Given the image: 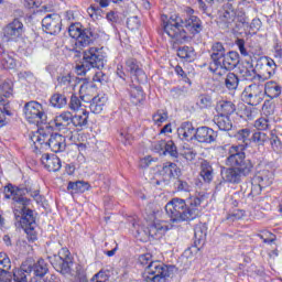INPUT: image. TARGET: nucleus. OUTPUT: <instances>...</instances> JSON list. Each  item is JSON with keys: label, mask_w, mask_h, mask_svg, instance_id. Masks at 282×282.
I'll use <instances>...</instances> for the list:
<instances>
[{"label": "nucleus", "mask_w": 282, "mask_h": 282, "mask_svg": "<svg viewBox=\"0 0 282 282\" xmlns=\"http://www.w3.org/2000/svg\"><path fill=\"white\" fill-rule=\"evenodd\" d=\"M30 195L35 202H41V195L39 189H34L32 183L28 182L24 186H14L8 184L4 186V197L6 199H12V208L15 220L24 228L26 235H30V239L34 241L36 239V234L34 228L36 227V220L34 219V212L28 209L30 199L25 197Z\"/></svg>", "instance_id": "nucleus-1"}, {"label": "nucleus", "mask_w": 282, "mask_h": 282, "mask_svg": "<svg viewBox=\"0 0 282 282\" xmlns=\"http://www.w3.org/2000/svg\"><path fill=\"white\" fill-rule=\"evenodd\" d=\"M163 30L175 43H188L195 34L202 32V20L195 15V10L188 8L183 18L172 15L164 22Z\"/></svg>", "instance_id": "nucleus-2"}, {"label": "nucleus", "mask_w": 282, "mask_h": 282, "mask_svg": "<svg viewBox=\"0 0 282 282\" xmlns=\"http://www.w3.org/2000/svg\"><path fill=\"white\" fill-rule=\"evenodd\" d=\"M226 166L221 169V177L229 184H239L243 177H248L252 173L254 165L250 159H246V152L239 145L229 148L228 156L225 161Z\"/></svg>", "instance_id": "nucleus-3"}, {"label": "nucleus", "mask_w": 282, "mask_h": 282, "mask_svg": "<svg viewBox=\"0 0 282 282\" xmlns=\"http://www.w3.org/2000/svg\"><path fill=\"white\" fill-rule=\"evenodd\" d=\"M206 202V195H195L186 200L182 198H173L165 205L166 215H169L172 224L182 221H193L199 217V206Z\"/></svg>", "instance_id": "nucleus-4"}, {"label": "nucleus", "mask_w": 282, "mask_h": 282, "mask_svg": "<svg viewBox=\"0 0 282 282\" xmlns=\"http://www.w3.org/2000/svg\"><path fill=\"white\" fill-rule=\"evenodd\" d=\"M151 253H144L139 257V263L147 265L143 279L147 282H166V279L171 276L169 267L160 261H152Z\"/></svg>", "instance_id": "nucleus-5"}, {"label": "nucleus", "mask_w": 282, "mask_h": 282, "mask_svg": "<svg viewBox=\"0 0 282 282\" xmlns=\"http://www.w3.org/2000/svg\"><path fill=\"white\" fill-rule=\"evenodd\" d=\"M105 67V56L98 47H90L84 52V59L75 66L77 76H85L90 69H102Z\"/></svg>", "instance_id": "nucleus-6"}, {"label": "nucleus", "mask_w": 282, "mask_h": 282, "mask_svg": "<svg viewBox=\"0 0 282 282\" xmlns=\"http://www.w3.org/2000/svg\"><path fill=\"white\" fill-rule=\"evenodd\" d=\"M224 12L219 18V26L223 30H235L237 28V21L239 23H246V14L243 12H237L232 3L227 2L223 8Z\"/></svg>", "instance_id": "nucleus-7"}, {"label": "nucleus", "mask_w": 282, "mask_h": 282, "mask_svg": "<svg viewBox=\"0 0 282 282\" xmlns=\"http://www.w3.org/2000/svg\"><path fill=\"white\" fill-rule=\"evenodd\" d=\"M23 113L25 120L30 124H35L39 127V124H45L47 122V115L43 109V105H41L39 101L32 100L26 102L23 107Z\"/></svg>", "instance_id": "nucleus-8"}, {"label": "nucleus", "mask_w": 282, "mask_h": 282, "mask_svg": "<svg viewBox=\"0 0 282 282\" xmlns=\"http://www.w3.org/2000/svg\"><path fill=\"white\" fill-rule=\"evenodd\" d=\"M263 98H265L263 84L253 83L247 86L241 94V100L247 105H251V107L261 105V102H263Z\"/></svg>", "instance_id": "nucleus-9"}, {"label": "nucleus", "mask_w": 282, "mask_h": 282, "mask_svg": "<svg viewBox=\"0 0 282 282\" xmlns=\"http://www.w3.org/2000/svg\"><path fill=\"white\" fill-rule=\"evenodd\" d=\"M68 34L72 39H75L76 47H87L94 43V33L91 29H83L80 24H72L68 28Z\"/></svg>", "instance_id": "nucleus-10"}, {"label": "nucleus", "mask_w": 282, "mask_h": 282, "mask_svg": "<svg viewBox=\"0 0 282 282\" xmlns=\"http://www.w3.org/2000/svg\"><path fill=\"white\" fill-rule=\"evenodd\" d=\"M219 63L210 72L216 76H225L227 72L235 69L239 65V53L235 51L227 52Z\"/></svg>", "instance_id": "nucleus-11"}, {"label": "nucleus", "mask_w": 282, "mask_h": 282, "mask_svg": "<svg viewBox=\"0 0 282 282\" xmlns=\"http://www.w3.org/2000/svg\"><path fill=\"white\" fill-rule=\"evenodd\" d=\"M51 263L56 272H59L61 274H69L74 263V261H72V256H69V249L62 248L58 251V254L53 257Z\"/></svg>", "instance_id": "nucleus-12"}, {"label": "nucleus", "mask_w": 282, "mask_h": 282, "mask_svg": "<svg viewBox=\"0 0 282 282\" xmlns=\"http://www.w3.org/2000/svg\"><path fill=\"white\" fill-rule=\"evenodd\" d=\"M167 230H170V227L166 221L155 220L143 231L138 230V236L141 237V239H145V237H151V239H162Z\"/></svg>", "instance_id": "nucleus-13"}, {"label": "nucleus", "mask_w": 282, "mask_h": 282, "mask_svg": "<svg viewBox=\"0 0 282 282\" xmlns=\"http://www.w3.org/2000/svg\"><path fill=\"white\" fill-rule=\"evenodd\" d=\"M61 15L53 13L47 14L42 20V28L46 34H51L56 36V34H61V30L63 28Z\"/></svg>", "instance_id": "nucleus-14"}, {"label": "nucleus", "mask_w": 282, "mask_h": 282, "mask_svg": "<svg viewBox=\"0 0 282 282\" xmlns=\"http://www.w3.org/2000/svg\"><path fill=\"white\" fill-rule=\"evenodd\" d=\"M256 67L262 70L260 75V83H265V80H268V78H272L276 72V63H274V59L270 57H260L257 61Z\"/></svg>", "instance_id": "nucleus-15"}, {"label": "nucleus", "mask_w": 282, "mask_h": 282, "mask_svg": "<svg viewBox=\"0 0 282 282\" xmlns=\"http://www.w3.org/2000/svg\"><path fill=\"white\" fill-rule=\"evenodd\" d=\"M4 39L7 41H17L23 36V22L14 19L11 23L7 24L3 29Z\"/></svg>", "instance_id": "nucleus-16"}, {"label": "nucleus", "mask_w": 282, "mask_h": 282, "mask_svg": "<svg viewBox=\"0 0 282 282\" xmlns=\"http://www.w3.org/2000/svg\"><path fill=\"white\" fill-rule=\"evenodd\" d=\"M210 59L209 63V72L215 68L216 65H220V61L224 58L228 52H226V47H224V43L221 42H214L210 48Z\"/></svg>", "instance_id": "nucleus-17"}, {"label": "nucleus", "mask_w": 282, "mask_h": 282, "mask_svg": "<svg viewBox=\"0 0 282 282\" xmlns=\"http://www.w3.org/2000/svg\"><path fill=\"white\" fill-rule=\"evenodd\" d=\"M195 140L205 144H213L217 140V132L206 126L199 127L195 131Z\"/></svg>", "instance_id": "nucleus-18"}, {"label": "nucleus", "mask_w": 282, "mask_h": 282, "mask_svg": "<svg viewBox=\"0 0 282 282\" xmlns=\"http://www.w3.org/2000/svg\"><path fill=\"white\" fill-rule=\"evenodd\" d=\"M55 131H66L72 127V111L65 110L57 115L52 122Z\"/></svg>", "instance_id": "nucleus-19"}, {"label": "nucleus", "mask_w": 282, "mask_h": 282, "mask_svg": "<svg viewBox=\"0 0 282 282\" xmlns=\"http://www.w3.org/2000/svg\"><path fill=\"white\" fill-rule=\"evenodd\" d=\"M41 162L51 173L61 171V167L63 166L61 159L56 156V154L45 153L42 155Z\"/></svg>", "instance_id": "nucleus-20"}, {"label": "nucleus", "mask_w": 282, "mask_h": 282, "mask_svg": "<svg viewBox=\"0 0 282 282\" xmlns=\"http://www.w3.org/2000/svg\"><path fill=\"white\" fill-rule=\"evenodd\" d=\"M47 142V147H50L53 153H63V151L67 147V143L65 142V137L58 133L51 134Z\"/></svg>", "instance_id": "nucleus-21"}, {"label": "nucleus", "mask_w": 282, "mask_h": 282, "mask_svg": "<svg viewBox=\"0 0 282 282\" xmlns=\"http://www.w3.org/2000/svg\"><path fill=\"white\" fill-rule=\"evenodd\" d=\"M126 67H127V72H129L131 76H134L138 83H142V80L147 78V75H144V70L140 68V63H138L135 58H128L126 61Z\"/></svg>", "instance_id": "nucleus-22"}, {"label": "nucleus", "mask_w": 282, "mask_h": 282, "mask_svg": "<svg viewBox=\"0 0 282 282\" xmlns=\"http://www.w3.org/2000/svg\"><path fill=\"white\" fill-rule=\"evenodd\" d=\"M253 180L264 186V188H268L274 182V174L269 170H261L253 176Z\"/></svg>", "instance_id": "nucleus-23"}, {"label": "nucleus", "mask_w": 282, "mask_h": 282, "mask_svg": "<svg viewBox=\"0 0 282 282\" xmlns=\"http://www.w3.org/2000/svg\"><path fill=\"white\" fill-rule=\"evenodd\" d=\"M195 127L191 122H183L177 129V135L181 140H193L195 138Z\"/></svg>", "instance_id": "nucleus-24"}, {"label": "nucleus", "mask_w": 282, "mask_h": 282, "mask_svg": "<svg viewBox=\"0 0 282 282\" xmlns=\"http://www.w3.org/2000/svg\"><path fill=\"white\" fill-rule=\"evenodd\" d=\"M200 177L204 180L206 184H210L213 178L215 177V171L213 170V165L207 160L200 161Z\"/></svg>", "instance_id": "nucleus-25"}, {"label": "nucleus", "mask_w": 282, "mask_h": 282, "mask_svg": "<svg viewBox=\"0 0 282 282\" xmlns=\"http://www.w3.org/2000/svg\"><path fill=\"white\" fill-rule=\"evenodd\" d=\"M32 274V264L23 263L21 269L13 271L14 282H28V275Z\"/></svg>", "instance_id": "nucleus-26"}, {"label": "nucleus", "mask_w": 282, "mask_h": 282, "mask_svg": "<svg viewBox=\"0 0 282 282\" xmlns=\"http://www.w3.org/2000/svg\"><path fill=\"white\" fill-rule=\"evenodd\" d=\"M240 76H242L243 80H253V83H261V75L257 74L253 69L252 64H249V68L242 66L239 69Z\"/></svg>", "instance_id": "nucleus-27"}, {"label": "nucleus", "mask_w": 282, "mask_h": 282, "mask_svg": "<svg viewBox=\"0 0 282 282\" xmlns=\"http://www.w3.org/2000/svg\"><path fill=\"white\" fill-rule=\"evenodd\" d=\"M237 108L235 107V104L232 101H226L221 100L218 101L216 105V111L219 113V116H232V112L236 111Z\"/></svg>", "instance_id": "nucleus-28"}, {"label": "nucleus", "mask_w": 282, "mask_h": 282, "mask_svg": "<svg viewBox=\"0 0 282 282\" xmlns=\"http://www.w3.org/2000/svg\"><path fill=\"white\" fill-rule=\"evenodd\" d=\"M263 93L264 96H268L269 98H279L281 96V86L275 82H268L263 86Z\"/></svg>", "instance_id": "nucleus-29"}, {"label": "nucleus", "mask_w": 282, "mask_h": 282, "mask_svg": "<svg viewBox=\"0 0 282 282\" xmlns=\"http://www.w3.org/2000/svg\"><path fill=\"white\" fill-rule=\"evenodd\" d=\"M178 58H183L187 63H193L197 57V53L193 46H183L177 50Z\"/></svg>", "instance_id": "nucleus-30"}, {"label": "nucleus", "mask_w": 282, "mask_h": 282, "mask_svg": "<svg viewBox=\"0 0 282 282\" xmlns=\"http://www.w3.org/2000/svg\"><path fill=\"white\" fill-rule=\"evenodd\" d=\"M214 122L220 131H230V129H232V121L230 120V117L226 115L216 116Z\"/></svg>", "instance_id": "nucleus-31"}, {"label": "nucleus", "mask_w": 282, "mask_h": 282, "mask_svg": "<svg viewBox=\"0 0 282 282\" xmlns=\"http://www.w3.org/2000/svg\"><path fill=\"white\" fill-rule=\"evenodd\" d=\"M106 102L107 98L95 96L88 104V107L93 113H102Z\"/></svg>", "instance_id": "nucleus-32"}, {"label": "nucleus", "mask_w": 282, "mask_h": 282, "mask_svg": "<svg viewBox=\"0 0 282 282\" xmlns=\"http://www.w3.org/2000/svg\"><path fill=\"white\" fill-rule=\"evenodd\" d=\"M89 122V112L84 110L82 115L72 113V127L83 129Z\"/></svg>", "instance_id": "nucleus-33"}, {"label": "nucleus", "mask_w": 282, "mask_h": 282, "mask_svg": "<svg viewBox=\"0 0 282 282\" xmlns=\"http://www.w3.org/2000/svg\"><path fill=\"white\" fill-rule=\"evenodd\" d=\"M50 102L51 107L55 109H64V107H67V96H65V94L55 93L51 96Z\"/></svg>", "instance_id": "nucleus-34"}, {"label": "nucleus", "mask_w": 282, "mask_h": 282, "mask_svg": "<svg viewBox=\"0 0 282 282\" xmlns=\"http://www.w3.org/2000/svg\"><path fill=\"white\" fill-rule=\"evenodd\" d=\"M130 100H131L132 105H140V102H143L144 91L142 90V87L134 86L131 88Z\"/></svg>", "instance_id": "nucleus-35"}, {"label": "nucleus", "mask_w": 282, "mask_h": 282, "mask_svg": "<svg viewBox=\"0 0 282 282\" xmlns=\"http://www.w3.org/2000/svg\"><path fill=\"white\" fill-rule=\"evenodd\" d=\"M225 87L230 91H235L239 87V76L235 73H227L225 78Z\"/></svg>", "instance_id": "nucleus-36"}, {"label": "nucleus", "mask_w": 282, "mask_h": 282, "mask_svg": "<svg viewBox=\"0 0 282 282\" xmlns=\"http://www.w3.org/2000/svg\"><path fill=\"white\" fill-rule=\"evenodd\" d=\"M163 155H170L173 160H177L180 158V152L177 151V145L173 140H169L165 142V150Z\"/></svg>", "instance_id": "nucleus-37"}, {"label": "nucleus", "mask_w": 282, "mask_h": 282, "mask_svg": "<svg viewBox=\"0 0 282 282\" xmlns=\"http://www.w3.org/2000/svg\"><path fill=\"white\" fill-rule=\"evenodd\" d=\"M208 235V227L204 223H199L194 228V236L197 241H204Z\"/></svg>", "instance_id": "nucleus-38"}, {"label": "nucleus", "mask_w": 282, "mask_h": 282, "mask_svg": "<svg viewBox=\"0 0 282 282\" xmlns=\"http://www.w3.org/2000/svg\"><path fill=\"white\" fill-rule=\"evenodd\" d=\"M235 138L238 142H242L245 147H248V144H250L251 142L250 129L245 128V129L238 130L237 133L235 134Z\"/></svg>", "instance_id": "nucleus-39"}, {"label": "nucleus", "mask_w": 282, "mask_h": 282, "mask_svg": "<svg viewBox=\"0 0 282 282\" xmlns=\"http://www.w3.org/2000/svg\"><path fill=\"white\" fill-rule=\"evenodd\" d=\"M83 102H87L85 100V97H78L76 95H72L70 96V100H69V104H68V107L72 111H78L80 109V107H87L85 106V104Z\"/></svg>", "instance_id": "nucleus-40"}, {"label": "nucleus", "mask_w": 282, "mask_h": 282, "mask_svg": "<svg viewBox=\"0 0 282 282\" xmlns=\"http://www.w3.org/2000/svg\"><path fill=\"white\" fill-rule=\"evenodd\" d=\"M196 104L200 109H208V107H213V97L209 95H200Z\"/></svg>", "instance_id": "nucleus-41"}, {"label": "nucleus", "mask_w": 282, "mask_h": 282, "mask_svg": "<svg viewBox=\"0 0 282 282\" xmlns=\"http://www.w3.org/2000/svg\"><path fill=\"white\" fill-rule=\"evenodd\" d=\"M152 120L155 124H162V122L169 120V112L164 109H160L152 116Z\"/></svg>", "instance_id": "nucleus-42"}, {"label": "nucleus", "mask_w": 282, "mask_h": 282, "mask_svg": "<svg viewBox=\"0 0 282 282\" xmlns=\"http://www.w3.org/2000/svg\"><path fill=\"white\" fill-rule=\"evenodd\" d=\"M251 141L254 142L256 144H258L259 147H263V144H265V142H268V134H265V132H254L251 135Z\"/></svg>", "instance_id": "nucleus-43"}, {"label": "nucleus", "mask_w": 282, "mask_h": 282, "mask_svg": "<svg viewBox=\"0 0 282 282\" xmlns=\"http://www.w3.org/2000/svg\"><path fill=\"white\" fill-rule=\"evenodd\" d=\"M265 186L261 185V183L256 182L254 178H252L251 182V192L248 194V197H257V195H261V191H263Z\"/></svg>", "instance_id": "nucleus-44"}, {"label": "nucleus", "mask_w": 282, "mask_h": 282, "mask_svg": "<svg viewBox=\"0 0 282 282\" xmlns=\"http://www.w3.org/2000/svg\"><path fill=\"white\" fill-rule=\"evenodd\" d=\"M12 268V262L6 253H0V272H8Z\"/></svg>", "instance_id": "nucleus-45"}, {"label": "nucleus", "mask_w": 282, "mask_h": 282, "mask_svg": "<svg viewBox=\"0 0 282 282\" xmlns=\"http://www.w3.org/2000/svg\"><path fill=\"white\" fill-rule=\"evenodd\" d=\"M52 134H48L46 133L45 131H40V134L39 135H34L32 138V141L34 142V144H36V142H39V144H46L48 145V140H50V137Z\"/></svg>", "instance_id": "nucleus-46"}, {"label": "nucleus", "mask_w": 282, "mask_h": 282, "mask_svg": "<svg viewBox=\"0 0 282 282\" xmlns=\"http://www.w3.org/2000/svg\"><path fill=\"white\" fill-rule=\"evenodd\" d=\"M262 113L264 116H274V104L270 100H265L262 106Z\"/></svg>", "instance_id": "nucleus-47"}, {"label": "nucleus", "mask_w": 282, "mask_h": 282, "mask_svg": "<svg viewBox=\"0 0 282 282\" xmlns=\"http://www.w3.org/2000/svg\"><path fill=\"white\" fill-rule=\"evenodd\" d=\"M182 155L187 160V162H193V160L197 158V151L193 148H184Z\"/></svg>", "instance_id": "nucleus-48"}, {"label": "nucleus", "mask_w": 282, "mask_h": 282, "mask_svg": "<svg viewBox=\"0 0 282 282\" xmlns=\"http://www.w3.org/2000/svg\"><path fill=\"white\" fill-rule=\"evenodd\" d=\"M254 127L259 131H265L270 127V121L267 118H260V119L256 120Z\"/></svg>", "instance_id": "nucleus-49"}, {"label": "nucleus", "mask_w": 282, "mask_h": 282, "mask_svg": "<svg viewBox=\"0 0 282 282\" xmlns=\"http://www.w3.org/2000/svg\"><path fill=\"white\" fill-rule=\"evenodd\" d=\"M165 147H166V141L164 140L156 141L152 144L153 151L155 153H159L160 155H164Z\"/></svg>", "instance_id": "nucleus-50"}, {"label": "nucleus", "mask_w": 282, "mask_h": 282, "mask_svg": "<svg viewBox=\"0 0 282 282\" xmlns=\"http://www.w3.org/2000/svg\"><path fill=\"white\" fill-rule=\"evenodd\" d=\"M100 12H102V10H100V7H96V6H90L87 9V13L89 14L90 19L93 21L98 20V17H100Z\"/></svg>", "instance_id": "nucleus-51"}, {"label": "nucleus", "mask_w": 282, "mask_h": 282, "mask_svg": "<svg viewBox=\"0 0 282 282\" xmlns=\"http://www.w3.org/2000/svg\"><path fill=\"white\" fill-rule=\"evenodd\" d=\"M127 26L129 30H140V20L138 17H131L127 20Z\"/></svg>", "instance_id": "nucleus-52"}, {"label": "nucleus", "mask_w": 282, "mask_h": 282, "mask_svg": "<svg viewBox=\"0 0 282 282\" xmlns=\"http://www.w3.org/2000/svg\"><path fill=\"white\" fill-rule=\"evenodd\" d=\"M57 83L61 85V87H69L72 85V75H61L57 77Z\"/></svg>", "instance_id": "nucleus-53"}, {"label": "nucleus", "mask_w": 282, "mask_h": 282, "mask_svg": "<svg viewBox=\"0 0 282 282\" xmlns=\"http://www.w3.org/2000/svg\"><path fill=\"white\" fill-rule=\"evenodd\" d=\"M0 94L4 98H10V96H12V86L10 85V83L2 84V86L0 88Z\"/></svg>", "instance_id": "nucleus-54"}, {"label": "nucleus", "mask_w": 282, "mask_h": 282, "mask_svg": "<svg viewBox=\"0 0 282 282\" xmlns=\"http://www.w3.org/2000/svg\"><path fill=\"white\" fill-rule=\"evenodd\" d=\"M90 282H109V275L102 271H99L91 278Z\"/></svg>", "instance_id": "nucleus-55"}, {"label": "nucleus", "mask_w": 282, "mask_h": 282, "mask_svg": "<svg viewBox=\"0 0 282 282\" xmlns=\"http://www.w3.org/2000/svg\"><path fill=\"white\" fill-rule=\"evenodd\" d=\"M175 186L177 188V191H184L185 193H191V185L188 183H186L185 181L182 180H177L175 182Z\"/></svg>", "instance_id": "nucleus-56"}, {"label": "nucleus", "mask_w": 282, "mask_h": 282, "mask_svg": "<svg viewBox=\"0 0 282 282\" xmlns=\"http://www.w3.org/2000/svg\"><path fill=\"white\" fill-rule=\"evenodd\" d=\"M270 142L272 150L275 151V153H279V151H281V140L279 139V137L272 134Z\"/></svg>", "instance_id": "nucleus-57"}, {"label": "nucleus", "mask_w": 282, "mask_h": 282, "mask_svg": "<svg viewBox=\"0 0 282 282\" xmlns=\"http://www.w3.org/2000/svg\"><path fill=\"white\" fill-rule=\"evenodd\" d=\"M236 45L239 48L241 56H249L248 50H246V41H243L242 39H238L236 41Z\"/></svg>", "instance_id": "nucleus-58"}, {"label": "nucleus", "mask_w": 282, "mask_h": 282, "mask_svg": "<svg viewBox=\"0 0 282 282\" xmlns=\"http://www.w3.org/2000/svg\"><path fill=\"white\" fill-rule=\"evenodd\" d=\"M132 139L133 137H131V134L128 132H121L119 137L120 142H122V144H124L126 147L127 144H131Z\"/></svg>", "instance_id": "nucleus-59"}, {"label": "nucleus", "mask_w": 282, "mask_h": 282, "mask_svg": "<svg viewBox=\"0 0 282 282\" xmlns=\"http://www.w3.org/2000/svg\"><path fill=\"white\" fill-rule=\"evenodd\" d=\"M2 65L3 67H6L7 69H12L14 68V58L10 57V56H6L2 58Z\"/></svg>", "instance_id": "nucleus-60"}, {"label": "nucleus", "mask_w": 282, "mask_h": 282, "mask_svg": "<svg viewBox=\"0 0 282 282\" xmlns=\"http://www.w3.org/2000/svg\"><path fill=\"white\" fill-rule=\"evenodd\" d=\"M93 80L94 83H107V75L99 70L93 76Z\"/></svg>", "instance_id": "nucleus-61"}, {"label": "nucleus", "mask_w": 282, "mask_h": 282, "mask_svg": "<svg viewBox=\"0 0 282 282\" xmlns=\"http://www.w3.org/2000/svg\"><path fill=\"white\" fill-rule=\"evenodd\" d=\"M180 167H177V164L175 163H171V170H170V180H172V177H180Z\"/></svg>", "instance_id": "nucleus-62"}, {"label": "nucleus", "mask_w": 282, "mask_h": 282, "mask_svg": "<svg viewBox=\"0 0 282 282\" xmlns=\"http://www.w3.org/2000/svg\"><path fill=\"white\" fill-rule=\"evenodd\" d=\"M89 188V183L77 181V191L76 193H85Z\"/></svg>", "instance_id": "nucleus-63"}, {"label": "nucleus", "mask_w": 282, "mask_h": 282, "mask_svg": "<svg viewBox=\"0 0 282 282\" xmlns=\"http://www.w3.org/2000/svg\"><path fill=\"white\" fill-rule=\"evenodd\" d=\"M0 282H12V273L0 271Z\"/></svg>", "instance_id": "nucleus-64"}]
</instances>
